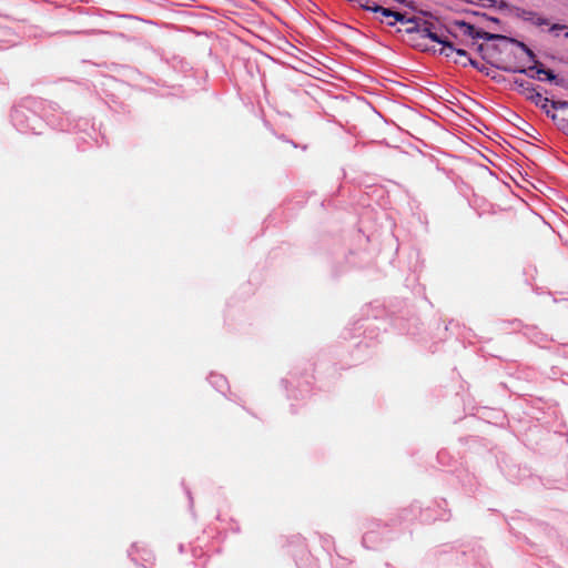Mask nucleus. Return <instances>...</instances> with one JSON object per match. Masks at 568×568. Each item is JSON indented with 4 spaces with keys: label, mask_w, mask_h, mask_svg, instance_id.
Here are the masks:
<instances>
[{
    "label": "nucleus",
    "mask_w": 568,
    "mask_h": 568,
    "mask_svg": "<svg viewBox=\"0 0 568 568\" xmlns=\"http://www.w3.org/2000/svg\"><path fill=\"white\" fill-rule=\"evenodd\" d=\"M554 121H557L558 120V116L556 113H554L551 116H550Z\"/></svg>",
    "instance_id": "obj_16"
},
{
    "label": "nucleus",
    "mask_w": 568,
    "mask_h": 568,
    "mask_svg": "<svg viewBox=\"0 0 568 568\" xmlns=\"http://www.w3.org/2000/svg\"><path fill=\"white\" fill-rule=\"evenodd\" d=\"M566 30L565 37L568 38V28Z\"/></svg>",
    "instance_id": "obj_18"
},
{
    "label": "nucleus",
    "mask_w": 568,
    "mask_h": 568,
    "mask_svg": "<svg viewBox=\"0 0 568 568\" xmlns=\"http://www.w3.org/2000/svg\"><path fill=\"white\" fill-rule=\"evenodd\" d=\"M468 64L473 65L475 69L479 70L480 72H484L485 68L484 65H480L478 61L468 59Z\"/></svg>",
    "instance_id": "obj_14"
},
{
    "label": "nucleus",
    "mask_w": 568,
    "mask_h": 568,
    "mask_svg": "<svg viewBox=\"0 0 568 568\" xmlns=\"http://www.w3.org/2000/svg\"><path fill=\"white\" fill-rule=\"evenodd\" d=\"M518 92L527 100H530L532 103H536V95H542V93L529 81L523 79H516L514 81Z\"/></svg>",
    "instance_id": "obj_3"
},
{
    "label": "nucleus",
    "mask_w": 568,
    "mask_h": 568,
    "mask_svg": "<svg viewBox=\"0 0 568 568\" xmlns=\"http://www.w3.org/2000/svg\"><path fill=\"white\" fill-rule=\"evenodd\" d=\"M377 13H381L384 18H393L394 21H389L388 22L389 26H395L396 22H400L402 24H407V28L412 26L410 23L407 22V20L409 18H407L406 14L397 12V11H393L389 8H384V7L379 6ZM414 18L415 17H412L410 19H414Z\"/></svg>",
    "instance_id": "obj_5"
},
{
    "label": "nucleus",
    "mask_w": 568,
    "mask_h": 568,
    "mask_svg": "<svg viewBox=\"0 0 568 568\" xmlns=\"http://www.w3.org/2000/svg\"><path fill=\"white\" fill-rule=\"evenodd\" d=\"M456 26L458 27V30L463 34L468 36L473 39H484V40H488V41H490V40H497V41L507 40L506 36L489 33L487 31L479 30V29L475 28V26H473L468 22H465V21H457Z\"/></svg>",
    "instance_id": "obj_2"
},
{
    "label": "nucleus",
    "mask_w": 568,
    "mask_h": 568,
    "mask_svg": "<svg viewBox=\"0 0 568 568\" xmlns=\"http://www.w3.org/2000/svg\"><path fill=\"white\" fill-rule=\"evenodd\" d=\"M501 42H506V43H514L516 45H518L531 60H535L536 59V55L535 53L532 52L531 49H529L524 42H520L518 40H515L513 38H508L507 37V40H500Z\"/></svg>",
    "instance_id": "obj_8"
},
{
    "label": "nucleus",
    "mask_w": 568,
    "mask_h": 568,
    "mask_svg": "<svg viewBox=\"0 0 568 568\" xmlns=\"http://www.w3.org/2000/svg\"><path fill=\"white\" fill-rule=\"evenodd\" d=\"M559 125L568 134V120L561 119Z\"/></svg>",
    "instance_id": "obj_15"
},
{
    "label": "nucleus",
    "mask_w": 568,
    "mask_h": 568,
    "mask_svg": "<svg viewBox=\"0 0 568 568\" xmlns=\"http://www.w3.org/2000/svg\"><path fill=\"white\" fill-rule=\"evenodd\" d=\"M535 105L539 106L547 115H549V106H551V101L548 98L542 95H536Z\"/></svg>",
    "instance_id": "obj_9"
},
{
    "label": "nucleus",
    "mask_w": 568,
    "mask_h": 568,
    "mask_svg": "<svg viewBox=\"0 0 568 568\" xmlns=\"http://www.w3.org/2000/svg\"><path fill=\"white\" fill-rule=\"evenodd\" d=\"M455 54L457 55V58H455L454 61L464 67L468 64V59H471L468 55L467 51H465L464 49H457Z\"/></svg>",
    "instance_id": "obj_10"
},
{
    "label": "nucleus",
    "mask_w": 568,
    "mask_h": 568,
    "mask_svg": "<svg viewBox=\"0 0 568 568\" xmlns=\"http://www.w3.org/2000/svg\"><path fill=\"white\" fill-rule=\"evenodd\" d=\"M517 17L525 22H529L536 27L549 26V20L539 16L537 12L526 9H518Z\"/></svg>",
    "instance_id": "obj_4"
},
{
    "label": "nucleus",
    "mask_w": 568,
    "mask_h": 568,
    "mask_svg": "<svg viewBox=\"0 0 568 568\" xmlns=\"http://www.w3.org/2000/svg\"><path fill=\"white\" fill-rule=\"evenodd\" d=\"M18 113H19V111L14 110V116H13L14 120L17 119Z\"/></svg>",
    "instance_id": "obj_17"
},
{
    "label": "nucleus",
    "mask_w": 568,
    "mask_h": 568,
    "mask_svg": "<svg viewBox=\"0 0 568 568\" xmlns=\"http://www.w3.org/2000/svg\"><path fill=\"white\" fill-rule=\"evenodd\" d=\"M408 23L412 26L406 28V32L415 34L420 39H430L434 42L442 44L439 53L450 58L456 53L457 48L452 41L444 34H439L435 31V26L432 22L423 20L420 18L408 19Z\"/></svg>",
    "instance_id": "obj_1"
},
{
    "label": "nucleus",
    "mask_w": 568,
    "mask_h": 568,
    "mask_svg": "<svg viewBox=\"0 0 568 568\" xmlns=\"http://www.w3.org/2000/svg\"><path fill=\"white\" fill-rule=\"evenodd\" d=\"M361 6L367 10L373 12H378L379 4L375 0H361Z\"/></svg>",
    "instance_id": "obj_11"
},
{
    "label": "nucleus",
    "mask_w": 568,
    "mask_h": 568,
    "mask_svg": "<svg viewBox=\"0 0 568 568\" xmlns=\"http://www.w3.org/2000/svg\"><path fill=\"white\" fill-rule=\"evenodd\" d=\"M538 80L554 82L557 85L564 84V79H559L552 70L545 69L541 64L537 69Z\"/></svg>",
    "instance_id": "obj_6"
},
{
    "label": "nucleus",
    "mask_w": 568,
    "mask_h": 568,
    "mask_svg": "<svg viewBox=\"0 0 568 568\" xmlns=\"http://www.w3.org/2000/svg\"><path fill=\"white\" fill-rule=\"evenodd\" d=\"M551 108L555 110L568 109V101H551Z\"/></svg>",
    "instance_id": "obj_12"
},
{
    "label": "nucleus",
    "mask_w": 568,
    "mask_h": 568,
    "mask_svg": "<svg viewBox=\"0 0 568 568\" xmlns=\"http://www.w3.org/2000/svg\"><path fill=\"white\" fill-rule=\"evenodd\" d=\"M566 29H568L567 26L555 23V24L550 26L549 32L555 33L556 36H558V33H557L558 31H562V30H566Z\"/></svg>",
    "instance_id": "obj_13"
},
{
    "label": "nucleus",
    "mask_w": 568,
    "mask_h": 568,
    "mask_svg": "<svg viewBox=\"0 0 568 568\" xmlns=\"http://www.w3.org/2000/svg\"><path fill=\"white\" fill-rule=\"evenodd\" d=\"M498 69L503 70V71H506V72H519V73H525L527 74L528 77L532 78V79H538V74L535 75L534 71L537 72V69L539 68L538 65H531L529 67L528 69H513L510 67H506V65H497Z\"/></svg>",
    "instance_id": "obj_7"
}]
</instances>
